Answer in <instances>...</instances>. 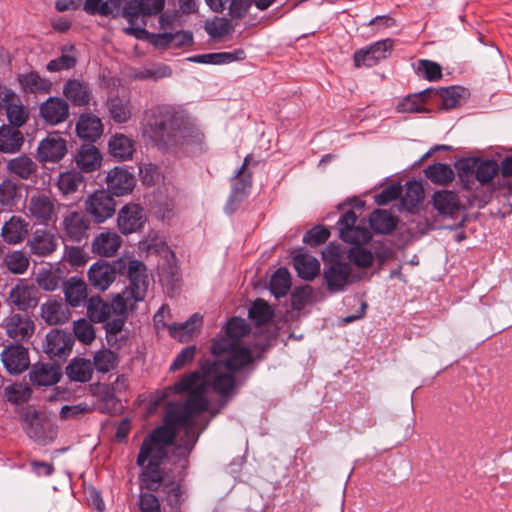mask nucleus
I'll return each instance as SVG.
<instances>
[{"mask_svg":"<svg viewBox=\"0 0 512 512\" xmlns=\"http://www.w3.org/2000/svg\"><path fill=\"white\" fill-rule=\"evenodd\" d=\"M434 92L433 89H426L422 92L407 95L397 104V111L400 113H421L426 112L425 103L427 97Z\"/></svg>","mask_w":512,"mask_h":512,"instance_id":"nucleus-48","label":"nucleus"},{"mask_svg":"<svg viewBox=\"0 0 512 512\" xmlns=\"http://www.w3.org/2000/svg\"><path fill=\"white\" fill-rule=\"evenodd\" d=\"M186 114L174 105H156L146 112L145 132L162 149L176 148Z\"/></svg>","mask_w":512,"mask_h":512,"instance_id":"nucleus-3","label":"nucleus"},{"mask_svg":"<svg viewBox=\"0 0 512 512\" xmlns=\"http://www.w3.org/2000/svg\"><path fill=\"white\" fill-rule=\"evenodd\" d=\"M185 474L181 476L179 481H168L163 484L162 491L165 494V500L171 508H175L179 512L180 506L184 502L185 488L182 481Z\"/></svg>","mask_w":512,"mask_h":512,"instance_id":"nucleus-54","label":"nucleus"},{"mask_svg":"<svg viewBox=\"0 0 512 512\" xmlns=\"http://www.w3.org/2000/svg\"><path fill=\"white\" fill-rule=\"evenodd\" d=\"M40 116L49 125H58L69 117V104L60 97H49L41 103Z\"/></svg>","mask_w":512,"mask_h":512,"instance_id":"nucleus-19","label":"nucleus"},{"mask_svg":"<svg viewBox=\"0 0 512 512\" xmlns=\"http://www.w3.org/2000/svg\"><path fill=\"white\" fill-rule=\"evenodd\" d=\"M7 167L12 174L24 180L29 179L37 171L36 163L26 155H20L11 159Z\"/></svg>","mask_w":512,"mask_h":512,"instance_id":"nucleus-55","label":"nucleus"},{"mask_svg":"<svg viewBox=\"0 0 512 512\" xmlns=\"http://www.w3.org/2000/svg\"><path fill=\"white\" fill-rule=\"evenodd\" d=\"M358 217L353 210L345 212L337 222L339 229V237L349 244H365L368 243L372 234L364 225H357Z\"/></svg>","mask_w":512,"mask_h":512,"instance_id":"nucleus-10","label":"nucleus"},{"mask_svg":"<svg viewBox=\"0 0 512 512\" xmlns=\"http://www.w3.org/2000/svg\"><path fill=\"white\" fill-rule=\"evenodd\" d=\"M351 267L348 263L335 261L324 270V279L330 292H338L344 289L351 275Z\"/></svg>","mask_w":512,"mask_h":512,"instance_id":"nucleus-23","label":"nucleus"},{"mask_svg":"<svg viewBox=\"0 0 512 512\" xmlns=\"http://www.w3.org/2000/svg\"><path fill=\"white\" fill-rule=\"evenodd\" d=\"M291 287V277L288 270L281 267L275 271L270 280V291L276 298L287 295Z\"/></svg>","mask_w":512,"mask_h":512,"instance_id":"nucleus-57","label":"nucleus"},{"mask_svg":"<svg viewBox=\"0 0 512 512\" xmlns=\"http://www.w3.org/2000/svg\"><path fill=\"white\" fill-rule=\"evenodd\" d=\"M248 316L256 325H264L272 320L274 312L265 300L256 299L248 311Z\"/></svg>","mask_w":512,"mask_h":512,"instance_id":"nucleus-60","label":"nucleus"},{"mask_svg":"<svg viewBox=\"0 0 512 512\" xmlns=\"http://www.w3.org/2000/svg\"><path fill=\"white\" fill-rule=\"evenodd\" d=\"M175 444L174 441H162L154 435V429L143 439L136 458V464L141 467L138 476L141 491L155 492L163 487L164 474L161 464L168 457L169 446Z\"/></svg>","mask_w":512,"mask_h":512,"instance_id":"nucleus-2","label":"nucleus"},{"mask_svg":"<svg viewBox=\"0 0 512 512\" xmlns=\"http://www.w3.org/2000/svg\"><path fill=\"white\" fill-rule=\"evenodd\" d=\"M200 380L197 372H189L180 377L178 381L174 384L163 388L162 390L156 391V401L155 403H159L166 398H168L171 394H182L188 392L189 394L196 387H198Z\"/></svg>","mask_w":512,"mask_h":512,"instance_id":"nucleus-25","label":"nucleus"},{"mask_svg":"<svg viewBox=\"0 0 512 512\" xmlns=\"http://www.w3.org/2000/svg\"><path fill=\"white\" fill-rule=\"evenodd\" d=\"M246 58L244 49H235L232 52H213L194 55L188 58L189 61L200 64L222 65L235 61H241Z\"/></svg>","mask_w":512,"mask_h":512,"instance_id":"nucleus-33","label":"nucleus"},{"mask_svg":"<svg viewBox=\"0 0 512 512\" xmlns=\"http://www.w3.org/2000/svg\"><path fill=\"white\" fill-rule=\"evenodd\" d=\"M85 185V178L75 169L61 172L58 175L56 186L62 196H69L79 191Z\"/></svg>","mask_w":512,"mask_h":512,"instance_id":"nucleus-39","label":"nucleus"},{"mask_svg":"<svg viewBox=\"0 0 512 512\" xmlns=\"http://www.w3.org/2000/svg\"><path fill=\"white\" fill-rule=\"evenodd\" d=\"M106 107L110 119L116 124H125L133 116V104L127 94L110 96L106 101Z\"/></svg>","mask_w":512,"mask_h":512,"instance_id":"nucleus-20","label":"nucleus"},{"mask_svg":"<svg viewBox=\"0 0 512 512\" xmlns=\"http://www.w3.org/2000/svg\"><path fill=\"white\" fill-rule=\"evenodd\" d=\"M29 247L32 254L37 256H47L55 251L57 241L54 235L50 232L37 229L29 241Z\"/></svg>","mask_w":512,"mask_h":512,"instance_id":"nucleus-38","label":"nucleus"},{"mask_svg":"<svg viewBox=\"0 0 512 512\" xmlns=\"http://www.w3.org/2000/svg\"><path fill=\"white\" fill-rule=\"evenodd\" d=\"M201 324L202 316L198 313H195L185 322L170 324V326H168V330L171 337L184 342L189 340V338L201 326Z\"/></svg>","mask_w":512,"mask_h":512,"instance_id":"nucleus-47","label":"nucleus"},{"mask_svg":"<svg viewBox=\"0 0 512 512\" xmlns=\"http://www.w3.org/2000/svg\"><path fill=\"white\" fill-rule=\"evenodd\" d=\"M61 226L65 239L79 243L88 237L90 220L83 212L72 211L64 216Z\"/></svg>","mask_w":512,"mask_h":512,"instance_id":"nucleus-16","label":"nucleus"},{"mask_svg":"<svg viewBox=\"0 0 512 512\" xmlns=\"http://www.w3.org/2000/svg\"><path fill=\"white\" fill-rule=\"evenodd\" d=\"M211 387L213 391L222 398L229 399L237 387L234 372H218L212 378Z\"/></svg>","mask_w":512,"mask_h":512,"instance_id":"nucleus-53","label":"nucleus"},{"mask_svg":"<svg viewBox=\"0 0 512 512\" xmlns=\"http://www.w3.org/2000/svg\"><path fill=\"white\" fill-rule=\"evenodd\" d=\"M5 111L10 127L19 129L29 119V110L21 103L18 96L17 100L8 103Z\"/></svg>","mask_w":512,"mask_h":512,"instance_id":"nucleus-56","label":"nucleus"},{"mask_svg":"<svg viewBox=\"0 0 512 512\" xmlns=\"http://www.w3.org/2000/svg\"><path fill=\"white\" fill-rule=\"evenodd\" d=\"M129 280V285L120 293L127 300V305L133 309L137 302L143 301L146 297L149 280L146 265L137 259L124 260L123 272Z\"/></svg>","mask_w":512,"mask_h":512,"instance_id":"nucleus-6","label":"nucleus"},{"mask_svg":"<svg viewBox=\"0 0 512 512\" xmlns=\"http://www.w3.org/2000/svg\"><path fill=\"white\" fill-rule=\"evenodd\" d=\"M74 336L61 329H51L43 343L44 353L54 362L65 361L72 351Z\"/></svg>","mask_w":512,"mask_h":512,"instance_id":"nucleus-9","label":"nucleus"},{"mask_svg":"<svg viewBox=\"0 0 512 512\" xmlns=\"http://www.w3.org/2000/svg\"><path fill=\"white\" fill-rule=\"evenodd\" d=\"M24 143V136L19 129L2 125L0 127V152L16 153Z\"/></svg>","mask_w":512,"mask_h":512,"instance_id":"nucleus-45","label":"nucleus"},{"mask_svg":"<svg viewBox=\"0 0 512 512\" xmlns=\"http://www.w3.org/2000/svg\"><path fill=\"white\" fill-rule=\"evenodd\" d=\"M32 394V390L26 384L14 383L4 389L6 400L12 404H23L27 402Z\"/></svg>","mask_w":512,"mask_h":512,"instance_id":"nucleus-62","label":"nucleus"},{"mask_svg":"<svg viewBox=\"0 0 512 512\" xmlns=\"http://www.w3.org/2000/svg\"><path fill=\"white\" fill-rule=\"evenodd\" d=\"M92 362L84 358H74L66 367V375L72 381L85 383L91 380Z\"/></svg>","mask_w":512,"mask_h":512,"instance_id":"nucleus-50","label":"nucleus"},{"mask_svg":"<svg viewBox=\"0 0 512 512\" xmlns=\"http://www.w3.org/2000/svg\"><path fill=\"white\" fill-rule=\"evenodd\" d=\"M121 243V238L116 232L107 230L95 236L92 241L91 250L97 255L112 257L120 248Z\"/></svg>","mask_w":512,"mask_h":512,"instance_id":"nucleus-29","label":"nucleus"},{"mask_svg":"<svg viewBox=\"0 0 512 512\" xmlns=\"http://www.w3.org/2000/svg\"><path fill=\"white\" fill-rule=\"evenodd\" d=\"M29 223L19 216H12L2 227L1 236L8 244H18L28 235Z\"/></svg>","mask_w":512,"mask_h":512,"instance_id":"nucleus-35","label":"nucleus"},{"mask_svg":"<svg viewBox=\"0 0 512 512\" xmlns=\"http://www.w3.org/2000/svg\"><path fill=\"white\" fill-rule=\"evenodd\" d=\"M76 132L79 138L94 142L103 133L102 121L92 113H83L77 121Z\"/></svg>","mask_w":512,"mask_h":512,"instance_id":"nucleus-27","label":"nucleus"},{"mask_svg":"<svg viewBox=\"0 0 512 512\" xmlns=\"http://www.w3.org/2000/svg\"><path fill=\"white\" fill-rule=\"evenodd\" d=\"M63 292L66 302L72 307H78L87 302V285L85 281L77 276L70 277L63 283Z\"/></svg>","mask_w":512,"mask_h":512,"instance_id":"nucleus-37","label":"nucleus"},{"mask_svg":"<svg viewBox=\"0 0 512 512\" xmlns=\"http://www.w3.org/2000/svg\"><path fill=\"white\" fill-rule=\"evenodd\" d=\"M59 207L60 204L54 197L37 194L30 197L28 211L38 224L49 225L58 220Z\"/></svg>","mask_w":512,"mask_h":512,"instance_id":"nucleus-11","label":"nucleus"},{"mask_svg":"<svg viewBox=\"0 0 512 512\" xmlns=\"http://www.w3.org/2000/svg\"><path fill=\"white\" fill-rule=\"evenodd\" d=\"M84 208L95 224H102L114 216L116 201L109 191L100 189L87 196Z\"/></svg>","mask_w":512,"mask_h":512,"instance_id":"nucleus-7","label":"nucleus"},{"mask_svg":"<svg viewBox=\"0 0 512 512\" xmlns=\"http://www.w3.org/2000/svg\"><path fill=\"white\" fill-rule=\"evenodd\" d=\"M393 45L394 41L387 38L356 50L353 55L354 66L360 68L362 66L373 67L377 65L381 60L386 59L390 55Z\"/></svg>","mask_w":512,"mask_h":512,"instance_id":"nucleus-12","label":"nucleus"},{"mask_svg":"<svg viewBox=\"0 0 512 512\" xmlns=\"http://www.w3.org/2000/svg\"><path fill=\"white\" fill-rule=\"evenodd\" d=\"M371 229L377 234H390L398 224V218L391 212L382 209H376L369 217Z\"/></svg>","mask_w":512,"mask_h":512,"instance_id":"nucleus-42","label":"nucleus"},{"mask_svg":"<svg viewBox=\"0 0 512 512\" xmlns=\"http://www.w3.org/2000/svg\"><path fill=\"white\" fill-rule=\"evenodd\" d=\"M423 199V187L418 181H409L406 184V190L402 197V203L409 210L414 209L418 206L420 201Z\"/></svg>","mask_w":512,"mask_h":512,"instance_id":"nucleus-64","label":"nucleus"},{"mask_svg":"<svg viewBox=\"0 0 512 512\" xmlns=\"http://www.w3.org/2000/svg\"><path fill=\"white\" fill-rule=\"evenodd\" d=\"M457 168L466 176L474 174L482 185L491 182L499 172V165L493 159L466 158L458 162Z\"/></svg>","mask_w":512,"mask_h":512,"instance_id":"nucleus-13","label":"nucleus"},{"mask_svg":"<svg viewBox=\"0 0 512 512\" xmlns=\"http://www.w3.org/2000/svg\"><path fill=\"white\" fill-rule=\"evenodd\" d=\"M211 353L214 357L221 358L222 367L234 373L245 369L253 370L255 361L261 360V356L255 355L252 348L225 340H212Z\"/></svg>","mask_w":512,"mask_h":512,"instance_id":"nucleus-5","label":"nucleus"},{"mask_svg":"<svg viewBox=\"0 0 512 512\" xmlns=\"http://www.w3.org/2000/svg\"><path fill=\"white\" fill-rule=\"evenodd\" d=\"M110 154L120 160L132 158L134 152V142L124 134H115L108 143Z\"/></svg>","mask_w":512,"mask_h":512,"instance_id":"nucleus-51","label":"nucleus"},{"mask_svg":"<svg viewBox=\"0 0 512 512\" xmlns=\"http://www.w3.org/2000/svg\"><path fill=\"white\" fill-rule=\"evenodd\" d=\"M64 282L59 269H43L37 276L39 287L46 291H54L61 285L63 286Z\"/></svg>","mask_w":512,"mask_h":512,"instance_id":"nucleus-63","label":"nucleus"},{"mask_svg":"<svg viewBox=\"0 0 512 512\" xmlns=\"http://www.w3.org/2000/svg\"><path fill=\"white\" fill-rule=\"evenodd\" d=\"M205 386L201 383L182 403L171 404L165 414L164 423L154 428V435L162 441H174V455L188 465V456L198 442L200 432L196 431L194 415L208 411L209 400L204 394Z\"/></svg>","mask_w":512,"mask_h":512,"instance_id":"nucleus-1","label":"nucleus"},{"mask_svg":"<svg viewBox=\"0 0 512 512\" xmlns=\"http://www.w3.org/2000/svg\"><path fill=\"white\" fill-rule=\"evenodd\" d=\"M1 360L5 369L14 375L21 374L30 365L28 349L21 344H10L1 353Z\"/></svg>","mask_w":512,"mask_h":512,"instance_id":"nucleus-18","label":"nucleus"},{"mask_svg":"<svg viewBox=\"0 0 512 512\" xmlns=\"http://www.w3.org/2000/svg\"><path fill=\"white\" fill-rule=\"evenodd\" d=\"M118 363V355L110 349H101L94 354L93 368L100 373H108L113 370Z\"/></svg>","mask_w":512,"mask_h":512,"instance_id":"nucleus-59","label":"nucleus"},{"mask_svg":"<svg viewBox=\"0 0 512 512\" xmlns=\"http://www.w3.org/2000/svg\"><path fill=\"white\" fill-rule=\"evenodd\" d=\"M17 81L21 90L26 94H48L52 90V82L40 76L37 71L19 74Z\"/></svg>","mask_w":512,"mask_h":512,"instance_id":"nucleus-24","label":"nucleus"},{"mask_svg":"<svg viewBox=\"0 0 512 512\" xmlns=\"http://www.w3.org/2000/svg\"><path fill=\"white\" fill-rule=\"evenodd\" d=\"M21 187L16 182L7 179L0 183V204L5 207L16 205L20 197Z\"/></svg>","mask_w":512,"mask_h":512,"instance_id":"nucleus-61","label":"nucleus"},{"mask_svg":"<svg viewBox=\"0 0 512 512\" xmlns=\"http://www.w3.org/2000/svg\"><path fill=\"white\" fill-rule=\"evenodd\" d=\"M66 154V140L57 132L48 134L37 148V158L42 163H58Z\"/></svg>","mask_w":512,"mask_h":512,"instance_id":"nucleus-15","label":"nucleus"},{"mask_svg":"<svg viewBox=\"0 0 512 512\" xmlns=\"http://www.w3.org/2000/svg\"><path fill=\"white\" fill-rule=\"evenodd\" d=\"M141 14L142 9L139 0H130L125 2L122 7L121 15L126 18L130 24L129 27H125L123 29L127 35L140 39L142 35L146 33L145 28L135 26Z\"/></svg>","mask_w":512,"mask_h":512,"instance_id":"nucleus-40","label":"nucleus"},{"mask_svg":"<svg viewBox=\"0 0 512 512\" xmlns=\"http://www.w3.org/2000/svg\"><path fill=\"white\" fill-rule=\"evenodd\" d=\"M127 300L121 294H117L109 303L99 295L91 296L87 300V316L91 322L103 323L108 334H118L127 319Z\"/></svg>","mask_w":512,"mask_h":512,"instance_id":"nucleus-4","label":"nucleus"},{"mask_svg":"<svg viewBox=\"0 0 512 512\" xmlns=\"http://www.w3.org/2000/svg\"><path fill=\"white\" fill-rule=\"evenodd\" d=\"M9 298L22 311L35 308L38 304L37 290L24 283L17 284L12 288Z\"/></svg>","mask_w":512,"mask_h":512,"instance_id":"nucleus-34","label":"nucleus"},{"mask_svg":"<svg viewBox=\"0 0 512 512\" xmlns=\"http://www.w3.org/2000/svg\"><path fill=\"white\" fill-rule=\"evenodd\" d=\"M293 265L300 278L311 281L320 271L319 261L307 253H299L293 258Z\"/></svg>","mask_w":512,"mask_h":512,"instance_id":"nucleus-41","label":"nucleus"},{"mask_svg":"<svg viewBox=\"0 0 512 512\" xmlns=\"http://www.w3.org/2000/svg\"><path fill=\"white\" fill-rule=\"evenodd\" d=\"M71 314L66 303L50 300L41 306V317L48 325L66 323Z\"/></svg>","mask_w":512,"mask_h":512,"instance_id":"nucleus-36","label":"nucleus"},{"mask_svg":"<svg viewBox=\"0 0 512 512\" xmlns=\"http://www.w3.org/2000/svg\"><path fill=\"white\" fill-rule=\"evenodd\" d=\"M433 207L443 216L453 215L460 208L458 195L453 191H437L432 197Z\"/></svg>","mask_w":512,"mask_h":512,"instance_id":"nucleus-44","label":"nucleus"},{"mask_svg":"<svg viewBox=\"0 0 512 512\" xmlns=\"http://www.w3.org/2000/svg\"><path fill=\"white\" fill-rule=\"evenodd\" d=\"M74 161L81 173H91L100 168L102 156L94 145L85 144L78 149Z\"/></svg>","mask_w":512,"mask_h":512,"instance_id":"nucleus-30","label":"nucleus"},{"mask_svg":"<svg viewBox=\"0 0 512 512\" xmlns=\"http://www.w3.org/2000/svg\"><path fill=\"white\" fill-rule=\"evenodd\" d=\"M178 138L177 147L202 150L205 145L204 133L189 120L187 115L184 124L181 125Z\"/></svg>","mask_w":512,"mask_h":512,"instance_id":"nucleus-28","label":"nucleus"},{"mask_svg":"<svg viewBox=\"0 0 512 512\" xmlns=\"http://www.w3.org/2000/svg\"><path fill=\"white\" fill-rule=\"evenodd\" d=\"M60 366L55 363L35 364L29 377L32 384L37 386H51L61 378Z\"/></svg>","mask_w":512,"mask_h":512,"instance_id":"nucleus-26","label":"nucleus"},{"mask_svg":"<svg viewBox=\"0 0 512 512\" xmlns=\"http://www.w3.org/2000/svg\"><path fill=\"white\" fill-rule=\"evenodd\" d=\"M124 259L120 258L109 263L99 260L91 265L88 270V281L92 287L99 291H105L115 281L117 274L123 272Z\"/></svg>","mask_w":512,"mask_h":512,"instance_id":"nucleus-8","label":"nucleus"},{"mask_svg":"<svg viewBox=\"0 0 512 512\" xmlns=\"http://www.w3.org/2000/svg\"><path fill=\"white\" fill-rule=\"evenodd\" d=\"M23 429L28 437L37 443H45L47 435L40 415L36 410L27 409L20 414Z\"/></svg>","mask_w":512,"mask_h":512,"instance_id":"nucleus-31","label":"nucleus"},{"mask_svg":"<svg viewBox=\"0 0 512 512\" xmlns=\"http://www.w3.org/2000/svg\"><path fill=\"white\" fill-rule=\"evenodd\" d=\"M108 191L115 196L129 194L135 186V178L132 173L122 167L110 170L106 177Z\"/></svg>","mask_w":512,"mask_h":512,"instance_id":"nucleus-21","label":"nucleus"},{"mask_svg":"<svg viewBox=\"0 0 512 512\" xmlns=\"http://www.w3.org/2000/svg\"><path fill=\"white\" fill-rule=\"evenodd\" d=\"M253 177L250 171H245L243 174H239V169L235 172V175L231 178V202L242 201L248 196L252 187Z\"/></svg>","mask_w":512,"mask_h":512,"instance_id":"nucleus-49","label":"nucleus"},{"mask_svg":"<svg viewBox=\"0 0 512 512\" xmlns=\"http://www.w3.org/2000/svg\"><path fill=\"white\" fill-rule=\"evenodd\" d=\"M60 50L61 55L47 63V71L51 73L61 72L72 69L76 66L77 58L75 55V46L72 44H66L63 45Z\"/></svg>","mask_w":512,"mask_h":512,"instance_id":"nucleus-46","label":"nucleus"},{"mask_svg":"<svg viewBox=\"0 0 512 512\" xmlns=\"http://www.w3.org/2000/svg\"><path fill=\"white\" fill-rule=\"evenodd\" d=\"M146 222V214L142 206L135 203L125 204L118 212L117 225L124 235L140 231Z\"/></svg>","mask_w":512,"mask_h":512,"instance_id":"nucleus-14","label":"nucleus"},{"mask_svg":"<svg viewBox=\"0 0 512 512\" xmlns=\"http://www.w3.org/2000/svg\"><path fill=\"white\" fill-rule=\"evenodd\" d=\"M63 95L77 107L89 105L92 91L89 84L82 79H68L63 85Z\"/></svg>","mask_w":512,"mask_h":512,"instance_id":"nucleus-22","label":"nucleus"},{"mask_svg":"<svg viewBox=\"0 0 512 512\" xmlns=\"http://www.w3.org/2000/svg\"><path fill=\"white\" fill-rule=\"evenodd\" d=\"M250 325L241 317L230 318L224 328L223 334L213 340H225L228 343L242 344V339L250 333Z\"/></svg>","mask_w":512,"mask_h":512,"instance_id":"nucleus-32","label":"nucleus"},{"mask_svg":"<svg viewBox=\"0 0 512 512\" xmlns=\"http://www.w3.org/2000/svg\"><path fill=\"white\" fill-rule=\"evenodd\" d=\"M3 327L8 337L16 342L28 341L35 330V324L31 317L21 313H12L5 318Z\"/></svg>","mask_w":512,"mask_h":512,"instance_id":"nucleus-17","label":"nucleus"},{"mask_svg":"<svg viewBox=\"0 0 512 512\" xmlns=\"http://www.w3.org/2000/svg\"><path fill=\"white\" fill-rule=\"evenodd\" d=\"M426 177L436 184H447L453 181L454 171L445 163L429 165L425 170Z\"/></svg>","mask_w":512,"mask_h":512,"instance_id":"nucleus-58","label":"nucleus"},{"mask_svg":"<svg viewBox=\"0 0 512 512\" xmlns=\"http://www.w3.org/2000/svg\"><path fill=\"white\" fill-rule=\"evenodd\" d=\"M433 93L440 96L442 108L453 109L462 105L468 95V90L461 86H451L439 91L434 90Z\"/></svg>","mask_w":512,"mask_h":512,"instance_id":"nucleus-52","label":"nucleus"},{"mask_svg":"<svg viewBox=\"0 0 512 512\" xmlns=\"http://www.w3.org/2000/svg\"><path fill=\"white\" fill-rule=\"evenodd\" d=\"M123 406L116 397L114 388L109 385H102L98 393L97 410L106 415H117L121 412Z\"/></svg>","mask_w":512,"mask_h":512,"instance_id":"nucleus-43","label":"nucleus"}]
</instances>
